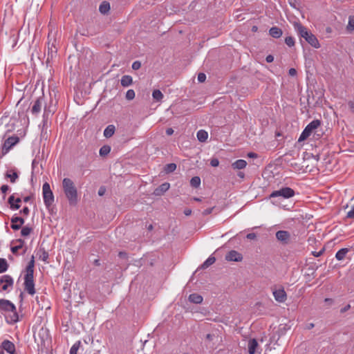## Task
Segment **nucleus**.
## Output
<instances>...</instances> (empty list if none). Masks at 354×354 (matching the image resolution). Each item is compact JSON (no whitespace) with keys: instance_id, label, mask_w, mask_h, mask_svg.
Wrapping results in <instances>:
<instances>
[{"instance_id":"obj_1","label":"nucleus","mask_w":354,"mask_h":354,"mask_svg":"<svg viewBox=\"0 0 354 354\" xmlns=\"http://www.w3.org/2000/svg\"><path fill=\"white\" fill-rule=\"evenodd\" d=\"M62 188L69 204L71 205H76L78 201V194L73 181L68 178H64L62 180Z\"/></svg>"},{"instance_id":"obj_2","label":"nucleus","mask_w":354,"mask_h":354,"mask_svg":"<svg viewBox=\"0 0 354 354\" xmlns=\"http://www.w3.org/2000/svg\"><path fill=\"white\" fill-rule=\"evenodd\" d=\"M0 313H11L12 315L7 317V322L15 324L19 321V315L17 313L15 306L9 300L0 299Z\"/></svg>"},{"instance_id":"obj_3","label":"nucleus","mask_w":354,"mask_h":354,"mask_svg":"<svg viewBox=\"0 0 354 354\" xmlns=\"http://www.w3.org/2000/svg\"><path fill=\"white\" fill-rule=\"evenodd\" d=\"M321 124L322 122L319 120H314L310 122L301 133L298 142L306 140L312 133H317V129L320 127Z\"/></svg>"},{"instance_id":"obj_4","label":"nucleus","mask_w":354,"mask_h":354,"mask_svg":"<svg viewBox=\"0 0 354 354\" xmlns=\"http://www.w3.org/2000/svg\"><path fill=\"white\" fill-rule=\"evenodd\" d=\"M44 203L46 208H49L54 203V195L48 183H45L42 187Z\"/></svg>"},{"instance_id":"obj_5","label":"nucleus","mask_w":354,"mask_h":354,"mask_svg":"<svg viewBox=\"0 0 354 354\" xmlns=\"http://www.w3.org/2000/svg\"><path fill=\"white\" fill-rule=\"evenodd\" d=\"M295 191L288 187H282L279 190L272 192L270 198L282 197L283 198H290L295 196Z\"/></svg>"},{"instance_id":"obj_6","label":"nucleus","mask_w":354,"mask_h":354,"mask_svg":"<svg viewBox=\"0 0 354 354\" xmlns=\"http://www.w3.org/2000/svg\"><path fill=\"white\" fill-rule=\"evenodd\" d=\"M14 284L13 279L8 274L3 275L0 277V291H10Z\"/></svg>"},{"instance_id":"obj_7","label":"nucleus","mask_w":354,"mask_h":354,"mask_svg":"<svg viewBox=\"0 0 354 354\" xmlns=\"http://www.w3.org/2000/svg\"><path fill=\"white\" fill-rule=\"evenodd\" d=\"M24 290L30 295L35 294L34 275L25 274L24 276Z\"/></svg>"},{"instance_id":"obj_8","label":"nucleus","mask_w":354,"mask_h":354,"mask_svg":"<svg viewBox=\"0 0 354 354\" xmlns=\"http://www.w3.org/2000/svg\"><path fill=\"white\" fill-rule=\"evenodd\" d=\"M277 239L283 245H287L290 241V234L286 230H279L276 233Z\"/></svg>"},{"instance_id":"obj_9","label":"nucleus","mask_w":354,"mask_h":354,"mask_svg":"<svg viewBox=\"0 0 354 354\" xmlns=\"http://www.w3.org/2000/svg\"><path fill=\"white\" fill-rule=\"evenodd\" d=\"M295 28L297 31L299 36L307 41V38L312 34L310 31H308L306 27L302 26L300 23L295 24Z\"/></svg>"},{"instance_id":"obj_10","label":"nucleus","mask_w":354,"mask_h":354,"mask_svg":"<svg viewBox=\"0 0 354 354\" xmlns=\"http://www.w3.org/2000/svg\"><path fill=\"white\" fill-rule=\"evenodd\" d=\"M272 294L274 299L279 303H283L287 299V294L283 288L273 290Z\"/></svg>"},{"instance_id":"obj_11","label":"nucleus","mask_w":354,"mask_h":354,"mask_svg":"<svg viewBox=\"0 0 354 354\" xmlns=\"http://www.w3.org/2000/svg\"><path fill=\"white\" fill-rule=\"evenodd\" d=\"M1 348L9 354H16L15 345L10 341L6 339L2 342Z\"/></svg>"},{"instance_id":"obj_12","label":"nucleus","mask_w":354,"mask_h":354,"mask_svg":"<svg viewBox=\"0 0 354 354\" xmlns=\"http://www.w3.org/2000/svg\"><path fill=\"white\" fill-rule=\"evenodd\" d=\"M11 228L14 230H19L24 225L25 220L22 217L13 216L11 219Z\"/></svg>"},{"instance_id":"obj_13","label":"nucleus","mask_w":354,"mask_h":354,"mask_svg":"<svg viewBox=\"0 0 354 354\" xmlns=\"http://www.w3.org/2000/svg\"><path fill=\"white\" fill-rule=\"evenodd\" d=\"M225 259L227 261H241L243 259V256L241 253L238 252L236 250L230 251L225 256Z\"/></svg>"},{"instance_id":"obj_14","label":"nucleus","mask_w":354,"mask_h":354,"mask_svg":"<svg viewBox=\"0 0 354 354\" xmlns=\"http://www.w3.org/2000/svg\"><path fill=\"white\" fill-rule=\"evenodd\" d=\"M15 243H17L16 245L15 246H12L11 248V252L14 254H16L17 255V252L19 250L21 249H23V252H22V254H24L26 252V250H27V248H24V241L21 239H17L15 240Z\"/></svg>"},{"instance_id":"obj_15","label":"nucleus","mask_w":354,"mask_h":354,"mask_svg":"<svg viewBox=\"0 0 354 354\" xmlns=\"http://www.w3.org/2000/svg\"><path fill=\"white\" fill-rule=\"evenodd\" d=\"M19 139L17 136L9 137L5 140L3 149L8 151L14 145H15L19 142Z\"/></svg>"},{"instance_id":"obj_16","label":"nucleus","mask_w":354,"mask_h":354,"mask_svg":"<svg viewBox=\"0 0 354 354\" xmlns=\"http://www.w3.org/2000/svg\"><path fill=\"white\" fill-rule=\"evenodd\" d=\"M21 202L20 198H15L14 195L10 196L8 198V203L10 205V207L12 209H18L20 208L19 203Z\"/></svg>"},{"instance_id":"obj_17","label":"nucleus","mask_w":354,"mask_h":354,"mask_svg":"<svg viewBox=\"0 0 354 354\" xmlns=\"http://www.w3.org/2000/svg\"><path fill=\"white\" fill-rule=\"evenodd\" d=\"M170 187V184L169 183H164L155 189L153 194L156 196H161L165 192H166Z\"/></svg>"},{"instance_id":"obj_18","label":"nucleus","mask_w":354,"mask_h":354,"mask_svg":"<svg viewBox=\"0 0 354 354\" xmlns=\"http://www.w3.org/2000/svg\"><path fill=\"white\" fill-rule=\"evenodd\" d=\"M42 97H39L35 101L31 109V112L33 115H37L40 112L42 106Z\"/></svg>"},{"instance_id":"obj_19","label":"nucleus","mask_w":354,"mask_h":354,"mask_svg":"<svg viewBox=\"0 0 354 354\" xmlns=\"http://www.w3.org/2000/svg\"><path fill=\"white\" fill-rule=\"evenodd\" d=\"M259 347L258 342L256 339H251L248 342V353L249 354H255Z\"/></svg>"},{"instance_id":"obj_20","label":"nucleus","mask_w":354,"mask_h":354,"mask_svg":"<svg viewBox=\"0 0 354 354\" xmlns=\"http://www.w3.org/2000/svg\"><path fill=\"white\" fill-rule=\"evenodd\" d=\"M306 41L315 48H319L320 47V44L318 39L313 33L310 35L309 37L307 38Z\"/></svg>"},{"instance_id":"obj_21","label":"nucleus","mask_w":354,"mask_h":354,"mask_svg":"<svg viewBox=\"0 0 354 354\" xmlns=\"http://www.w3.org/2000/svg\"><path fill=\"white\" fill-rule=\"evenodd\" d=\"M120 83L122 86L127 87L133 84V78L128 75H123L120 80Z\"/></svg>"},{"instance_id":"obj_22","label":"nucleus","mask_w":354,"mask_h":354,"mask_svg":"<svg viewBox=\"0 0 354 354\" xmlns=\"http://www.w3.org/2000/svg\"><path fill=\"white\" fill-rule=\"evenodd\" d=\"M247 165V162L245 160L239 159L236 160L232 164V167L234 169H244Z\"/></svg>"},{"instance_id":"obj_23","label":"nucleus","mask_w":354,"mask_h":354,"mask_svg":"<svg viewBox=\"0 0 354 354\" xmlns=\"http://www.w3.org/2000/svg\"><path fill=\"white\" fill-rule=\"evenodd\" d=\"M269 34L274 38H279L282 35V30L281 28L274 26L270 29Z\"/></svg>"},{"instance_id":"obj_24","label":"nucleus","mask_w":354,"mask_h":354,"mask_svg":"<svg viewBox=\"0 0 354 354\" xmlns=\"http://www.w3.org/2000/svg\"><path fill=\"white\" fill-rule=\"evenodd\" d=\"M189 300L192 303L199 304L203 301V297L198 294L193 293L189 296Z\"/></svg>"},{"instance_id":"obj_25","label":"nucleus","mask_w":354,"mask_h":354,"mask_svg":"<svg viewBox=\"0 0 354 354\" xmlns=\"http://www.w3.org/2000/svg\"><path fill=\"white\" fill-rule=\"evenodd\" d=\"M115 127L113 124L108 125L104 131V136L106 138H111L115 133Z\"/></svg>"},{"instance_id":"obj_26","label":"nucleus","mask_w":354,"mask_h":354,"mask_svg":"<svg viewBox=\"0 0 354 354\" xmlns=\"http://www.w3.org/2000/svg\"><path fill=\"white\" fill-rule=\"evenodd\" d=\"M110 10V3L108 1H102L99 7V11L103 14H107Z\"/></svg>"},{"instance_id":"obj_27","label":"nucleus","mask_w":354,"mask_h":354,"mask_svg":"<svg viewBox=\"0 0 354 354\" xmlns=\"http://www.w3.org/2000/svg\"><path fill=\"white\" fill-rule=\"evenodd\" d=\"M34 266L35 260L34 257H32L31 260L28 262L26 268V274L34 275Z\"/></svg>"},{"instance_id":"obj_28","label":"nucleus","mask_w":354,"mask_h":354,"mask_svg":"<svg viewBox=\"0 0 354 354\" xmlns=\"http://www.w3.org/2000/svg\"><path fill=\"white\" fill-rule=\"evenodd\" d=\"M6 178H10L12 183H15L19 178L18 174L15 170H10L6 174Z\"/></svg>"},{"instance_id":"obj_29","label":"nucleus","mask_w":354,"mask_h":354,"mask_svg":"<svg viewBox=\"0 0 354 354\" xmlns=\"http://www.w3.org/2000/svg\"><path fill=\"white\" fill-rule=\"evenodd\" d=\"M348 251H349V249H348V248H342V249H340L336 253L335 258L338 261L343 260L345 258L346 254L348 252Z\"/></svg>"},{"instance_id":"obj_30","label":"nucleus","mask_w":354,"mask_h":354,"mask_svg":"<svg viewBox=\"0 0 354 354\" xmlns=\"http://www.w3.org/2000/svg\"><path fill=\"white\" fill-rule=\"evenodd\" d=\"M197 138L198 140L200 141V142H205L208 138V133L205 130H199L198 132H197Z\"/></svg>"},{"instance_id":"obj_31","label":"nucleus","mask_w":354,"mask_h":354,"mask_svg":"<svg viewBox=\"0 0 354 354\" xmlns=\"http://www.w3.org/2000/svg\"><path fill=\"white\" fill-rule=\"evenodd\" d=\"M216 261V258L213 256H210L201 265L202 269H206Z\"/></svg>"},{"instance_id":"obj_32","label":"nucleus","mask_w":354,"mask_h":354,"mask_svg":"<svg viewBox=\"0 0 354 354\" xmlns=\"http://www.w3.org/2000/svg\"><path fill=\"white\" fill-rule=\"evenodd\" d=\"M152 97L156 101L160 102L163 98V94L160 90L156 89L152 93Z\"/></svg>"},{"instance_id":"obj_33","label":"nucleus","mask_w":354,"mask_h":354,"mask_svg":"<svg viewBox=\"0 0 354 354\" xmlns=\"http://www.w3.org/2000/svg\"><path fill=\"white\" fill-rule=\"evenodd\" d=\"M346 30L349 32H352L354 30V16H350L348 17V23L346 26Z\"/></svg>"},{"instance_id":"obj_34","label":"nucleus","mask_w":354,"mask_h":354,"mask_svg":"<svg viewBox=\"0 0 354 354\" xmlns=\"http://www.w3.org/2000/svg\"><path fill=\"white\" fill-rule=\"evenodd\" d=\"M176 169V165L175 163H169L165 166L164 171L167 174L171 173L174 171Z\"/></svg>"},{"instance_id":"obj_35","label":"nucleus","mask_w":354,"mask_h":354,"mask_svg":"<svg viewBox=\"0 0 354 354\" xmlns=\"http://www.w3.org/2000/svg\"><path fill=\"white\" fill-rule=\"evenodd\" d=\"M190 185L192 187L197 188L201 185V178L198 176L192 178Z\"/></svg>"},{"instance_id":"obj_36","label":"nucleus","mask_w":354,"mask_h":354,"mask_svg":"<svg viewBox=\"0 0 354 354\" xmlns=\"http://www.w3.org/2000/svg\"><path fill=\"white\" fill-rule=\"evenodd\" d=\"M8 268V264L5 259L0 258V273L6 272Z\"/></svg>"},{"instance_id":"obj_37","label":"nucleus","mask_w":354,"mask_h":354,"mask_svg":"<svg viewBox=\"0 0 354 354\" xmlns=\"http://www.w3.org/2000/svg\"><path fill=\"white\" fill-rule=\"evenodd\" d=\"M32 232V228L29 226H24L21 230V234L22 236H28Z\"/></svg>"},{"instance_id":"obj_38","label":"nucleus","mask_w":354,"mask_h":354,"mask_svg":"<svg viewBox=\"0 0 354 354\" xmlns=\"http://www.w3.org/2000/svg\"><path fill=\"white\" fill-rule=\"evenodd\" d=\"M81 342L80 341L76 342L71 348L70 354H77V351L80 346Z\"/></svg>"},{"instance_id":"obj_39","label":"nucleus","mask_w":354,"mask_h":354,"mask_svg":"<svg viewBox=\"0 0 354 354\" xmlns=\"http://www.w3.org/2000/svg\"><path fill=\"white\" fill-rule=\"evenodd\" d=\"M111 148L109 146L104 145L100 149V155L103 156L109 153Z\"/></svg>"},{"instance_id":"obj_40","label":"nucleus","mask_w":354,"mask_h":354,"mask_svg":"<svg viewBox=\"0 0 354 354\" xmlns=\"http://www.w3.org/2000/svg\"><path fill=\"white\" fill-rule=\"evenodd\" d=\"M136 93L133 89H129L125 97L127 100H132L135 98Z\"/></svg>"},{"instance_id":"obj_41","label":"nucleus","mask_w":354,"mask_h":354,"mask_svg":"<svg viewBox=\"0 0 354 354\" xmlns=\"http://www.w3.org/2000/svg\"><path fill=\"white\" fill-rule=\"evenodd\" d=\"M48 56L50 55V57L53 58V55H55L57 53V48L53 44H52L50 46L48 45ZM48 59H49V57H48Z\"/></svg>"},{"instance_id":"obj_42","label":"nucleus","mask_w":354,"mask_h":354,"mask_svg":"<svg viewBox=\"0 0 354 354\" xmlns=\"http://www.w3.org/2000/svg\"><path fill=\"white\" fill-rule=\"evenodd\" d=\"M285 43L289 47H292L295 46V39L292 37H287L285 39Z\"/></svg>"},{"instance_id":"obj_43","label":"nucleus","mask_w":354,"mask_h":354,"mask_svg":"<svg viewBox=\"0 0 354 354\" xmlns=\"http://www.w3.org/2000/svg\"><path fill=\"white\" fill-rule=\"evenodd\" d=\"M55 111L54 109H52L51 106L44 107V116L48 117L50 113H53Z\"/></svg>"},{"instance_id":"obj_44","label":"nucleus","mask_w":354,"mask_h":354,"mask_svg":"<svg viewBox=\"0 0 354 354\" xmlns=\"http://www.w3.org/2000/svg\"><path fill=\"white\" fill-rule=\"evenodd\" d=\"M39 258L43 261H47V259H48V253L45 250H43L42 254L40 255Z\"/></svg>"},{"instance_id":"obj_45","label":"nucleus","mask_w":354,"mask_h":354,"mask_svg":"<svg viewBox=\"0 0 354 354\" xmlns=\"http://www.w3.org/2000/svg\"><path fill=\"white\" fill-rule=\"evenodd\" d=\"M141 67V63L139 61H135L133 64H132V68L133 70H138L140 69Z\"/></svg>"},{"instance_id":"obj_46","label":"nucleus","mask_w":354,"mask_h":354,"mask_svg":"<svg viewBox=\"0 0 354 354\" xmlns=\"http://www.w3.org/2000/svg\"><path fill=\"white\" fill-rule=\"evenodd\" d=\"M346 217L354 219V205L352 206L351 209L347 212Z\"/></svg>"},{"instance_id":"obj_47","label":"nucleus","mask_w":354,"mask_h":354,"mask_svg":"<svg viewBox=\"0 0 354 354\" xmlns=\"http://www.w3.org/2000/svg\"><path fill=\"white\" fill-rule=\"evenodd\" d=\"M205 80H206V75H205V73H200L198 75V82H203L205 81Z\"/></svg>"},{"instance_id":"obj_48","label":"nucleus","mask_w":354,"mask_h":354,"mask_svg":"<svg viewBox=\"0 0 354 354\" xmlns=\"http://www.w3.org/2000/svg\"><path fill=\"white\" fill-rule=\"evenodd\" d=\"M214 209V207L207 208L203 212L202 214L203 216H207L208 214H210L213 212Z\"/></svg>"},{"instance_id":"obj_49","label":"nucleus","mask_w":354,"mask_h":354,"mask_svg":"<svg viewBox=\"0 0 354 354\" xmlns=\"http://www.w3.org/2000/svg\"><path fill=\"white\" fill-rule=\"evenodd\" d=\"M20 213L24 214V216H28L30 213V209L28 207H24L21 211Z\"/></svg>"},{"instance_id":"obj_50","label":"nucleus","mask_w":354,"mask_h":354,"mask_svg":"<svg viewBox=\"0 0 354 354\" xmlns=\"http://www.w3.org/2000/svg\"><path fill=\"white\" fill-rule=\"evenodd\" d=\"M210 165L212 167H217L219 165V161L217 158H212L210 161Z\"/></svg>"},{"instance_id":"obj_51","label":"nucleus","mask_w":354,"mask_h":354,"mask_svg":"<svg viewBox=\"0 0 354 354\" xmlns=\"http://www.w3.org/2000/svg\"><path fill=\"white\" fill-rule=\"evenodd\" d=\"M106 192V189L104 187H100L98 190V195L102 196H103Z\"/></svg>"},{"instance_id":"obj_52","label":"nucleus","mask_w":354,"mask_h":354,"mask_svg":"<svg viewBox=\"0 0 354 354\" xmlns=\"http://www.w3.org/2000/svg\"><path fill=\"white\" fill-rule=\"evenodd\" d=\"M9 189V186L7 185H3L1 187V191L2 193L5 194Z\"/></svg>"},{"instance_id":"obj_53","label":"nucleus","mask_w":354,"mask_h":354,"mask_svg":"<svg viewBox=\"0 0 354 354\" xmlns=\"http://www.w3.org/2000/svg\"><path fill=\"white\" fill-rule=\"evenodd\" d=\"M288 74L290 76H295L297 75V71L296 69L291 68L288 71Z\"/></svg>"},{"instance_id":"obj_54","label":"nucleus","mask_w":354,"mask_h":354,"mask_svg":"<svg viewBox=\"0 0 354 354\" xmlns=\"http://www.w3.org/2000/svg\"><path fill=\"white\" fill-rule=\"evenodd\" d=\"M350 308H351V305L347 304L344 308L340 309V313H344L346 312L347 310H348Z\"/></svg>"},{"instance_id":"obj_55","label":"nucleus","mask_w":354,"mask_h":354,"mask_svg":"<svg viewBox=\"0 0 354 354\" xmlns=\"http://www.w3.org/2000/svg\"><path fill=\"white\" fill-rule=\"evenodd\" d=\"M246 237L248 239L252 240V239H256L257 235H256L255 233H249V234H247Z\"/></svg>"},{"instance_id":"obj_56","label":"nucleus","mask_w":354,"mask_h":354,"mask_svg":"<svg viewBox=\"0 0 354 354\" xmlns=\"http://www.w3.org/2000/svg\"><path fill=\"white\" fill-rule=\"evenodd\" d=\"M322 135V132L319 131V129H318L317 133H313V137L315 139H319Z\"/></svg>"},{"instance_id":"obj_57","label":"nucleus","mask_w":354,"mask_h":354,"mask_svg":"<svg viewBox=\"0 0 354 354\" xmlns=\"http://www.w3.org/2000/svg\"><path fill=\"white\" fill-rule=\"evenodd\" d=\"M348 106L349 109H351V111L352 112H354V102L353 101H349L348 102Z\"/></svg>"},{"instance_id":"obj_58","label":"nucleus","mask_w":354,"mask_h":354,"mask_svg":"<svg viewBox=\"0 0 354 354\" xmlns=\"http://www.w3.org/2000/svg\"><path fill=\"white\" fill-rule=\"evenodd\" d=\"M266 60L268 63H271L274 60V57L272 55H269L266 57Z\"/></svg>"},{"instance_id":"obj_59","label":"nucleus","mask_w":354,"mask_h":354,"mask_svg":"<svg viewBox=\"0 0 354 354\" xmlns=\"http://www.w3.org/2000/svg\"><path fill=\"white\" fill-rule=\"evenodd\" d=\"M248 156L251 158H256L258 157V155L254 152H250L248 153Z\"/></svg>"},{"instance_id":"obj_60","label":"nucleus","mask_w":354,"mask_h":354,"mask_svg":"<svg viewBox=\"0 0 354 354\" xmlns=\"http://www.w3.org/2000/svg\"><path fill=\"white\" fill-rule=\"evenodd\" d=\"M214 335H213V334H207L206 335V339L209 342L212 341L214 339Z\"/></svg>"},{"instance_id":"obj_61","label":"nucleus","mask_w":354,"mask_h":354,"mask_svg":"<svg viewBox=\"0 0 354 354\" xmlns=\"http://www.w3.org/2000/svg\"><path fill=\"white\" fill-rule=\"evenodd\" d=\"M166 133L167 136H171L174 133V130L173 129L171 128H168L167 130H166Z\"/></svg>"},{"instance_id":"obj_62","label":"nucleus","mask_w":354,"mask_h":354,"mask_svg":"<svg viewBox=\"0 0 354 354\" xmlns=\"http://www.w3.org/2000/svg\"><path fill=\"white\" fill-rule=\"evenodd\" d=\"M184 214L186 215V216H189L191 215L192 214V210L190 209H185L184 210Z\"/></svg>"},{"instance_id":"obj_63","label":"nucleus","mask_w":354,"mask_h":354,"mask_svg":"<svg viewBox=\"0 0 354 354\" xmlns=\"http://www.w3.org/2000/svg\"><path fill=\"white\" fill-rule=\"evenodd\" d=\"M237 176L239 177H240L241 178H244L245 174L243 171H239V172H238Z\"/></svg>"},{"instance_id":"obj_64","label":"nucleus","mask_w":354,"mask_h":354,"mask_svg":"<svg viewBox=\"0 0 354 354\" xmlns=\"http://www.w3.org/2000/svg\"><path fill=\"white\" fill-rule=\"evenodd\" d=\"M30 199H31V196H26V197L24 198V201L25 203H28Z\"/></svg>"}]
</instances>
